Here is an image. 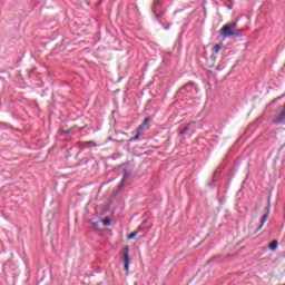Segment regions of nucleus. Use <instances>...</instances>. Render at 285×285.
<instances>
[{
	"mask_svg": "<svg viewBox=\"0 0 285 285\" xmlns=\"http://www.w3.org/2000/svg\"><path fill=\"white\" fill-rule=\"evenodd\" d=\"M102 225L104 226H110V218L106 217L102 219Z\"/></svg>",
	"mask_w": 285,
	"mask_h": 285,
	"instance_id": "12",
	"label": "nucleus"
},
{
	"mask_svg": "<svg viewBox=\"0 0 285 285\" xmlns=\"http://www.w3.org/2000/svg\"><path fill=\"white\" fill-rule=\"evenodd\" d=\"M277 240H272L268 246L269 250H277Z\"/></svg>",
	"mask_w": 285,
	"mask_h": 285,
	"instance_id": "8",
	"label": "nucleus"
},
{
	"mask_svg": "<svg viewBox=\"0 0 285 285\" xmlns=\"http://www.w3.org/2000/svg\"><path fill=\"white\" fill-rule=\"evenodd\" d=\"M235 39H237V37H244V30L242 29H234L233 36Z\"/></svg>",
	"mask_w": 285,
	"mask_h": 285,
	"instance_id": "7",
	"label": "nucleus"
},
{
	"mask_svg": "<svg viewBox=\"0 0 285 285\" xmlns=\"http://www.w3.org/2000/svg\"><path fill=\"white\" fill-rule=\"evenodd\" d=\"M144 237H146V233H142V235L140 236V239H142Z\"/></svg>",
	"mask_w": 285,
	"mask_h": 285,
	"instance_id": "17",
	"label": "nucleus"
},
{
	"mask_svg": "<svg viewBox=\"0 0 285 285\" xmlns=\"http://www.w3.org/2000/svg\"><path fill=\"white\" fill-rule=\"evenodd\" d=\"M137 235H139V232L134 230L131 234H129L127 236V239H135V237H137Z\"/></svg>",
	"mask_w": 285,
	"mask_h": 285,
	"instance_id": "9",
	"label": "nucleus"
},
{
	"mask_svg": "<svg viewBox=\"0 0 285 285\" xmlns=\"http://www.w3.org/2000/svg\"><path fill=\"white\" fill-rule=\"evenodd\" d=\"M268 215H271V204H268L266 208V213L261 217V224L256 229V233H259L262 228H264V225L266 224V220L268 219Z\"/></svg>",
	"mask_w": 285,
	"mask_h": 285,
	"instance_id": "4",
	"label": "nucleus"
},
{
	"mask_svg": "<svg viewBox=\"0 0 285 285\" xmlns=\"http://www.w3.org/2000/svg\"><path fill=\"white\" fill-rule=\"evenodd\" d=\"M126 179H128L127 173L124 174L122 179L120 180V183L118 185V191L124 190V188H126Z\"/></svg>",
	"mask_w": 285,
	"mask_h": 285,
	"instance_id": "5",
	"label": "nucleus"
},
{
	"mask_svg": "<svg viewBox=\"0 0 285 285\" xmlns=\"http://www.w3.org/2000/svg\"><path fill=\"white\" fill-rule=\"evenodd\" d=\"M188 130H190V127H185L180 132L179 135H186V132H188Z\"/></svg>",
	"mask_w": 285,
	"mask_h": 285,
	"instance_id": "13",
	"label": "nucleus"
},
{
	"mask_svg": "<svg viewBox=\"0 0 285 285\" xmlns=\"http://www.w3.org/2000/svg\"><path fill=\"white\" fill-rule=\"evenodd\" d=\"M234 32H235V29L227 27L226 24H224L220 29V35L223 39H230Z\"/></svg>",
	"mask_w": 285,
	"mask_h": 285,
	"instance_id": "3",
	"label": "nucleus"
},
{
	"mask_svg": "<svg viewBox=\"0 0 285 285\" xmlns=\"http://www.w3.org/2000/svg\"><path fill=\"white\" fill-rule=\"evenodd\" d=\"M150 117H146L144 122L138 126V128L136 129V135L135 137L130 138L129 141H137L139 139V137H141V135H144L145 130H149L150 129Z\"/></svg>",
	"mask_w": 285,
	"mask_h": 285,
	"instance_id": "1",
	"label": "nucleus"
},
{
	"mask_svg": "<svg viewBox=\"0 0 285 285\" xmlns=\"http://www.w3.org/2000/svg\"><path fill=\"white\" fill-rule=\"evenodd\" d=\"M72 132V128L69 129H60V135H70Z\"/></svg>",
	"mask_w": 285,
	"mask_h": 285,
	"instance_id": "10",
	"label": "nucleus"
},
{
	"mask_svg": "<svg viewBox=\"0 0 285 285\" xmlns=\"http://www.w3.org/2000/svg\"><path fill=\"white\" fill-rule=\"evenodd\" d=\"M219 50H222V45H215L214 49H213V59H217V55H219Z\"/></svg>",
	"mask_w": 285,
	"mask_h": 285,
	"instance_id": "6",
	"label": "nucleus"
},
{
	"mask_svg": "<svg viewBox=\"0 0 285 285\" xmlns=\"http://www.w3.org/2000/svg\"><path fill=\"white\" fill-rule=\"evenodd\" d=\"M92 226H94V228H99V223L98 222H94Z\"/></svg>",
	"mask_w": 285,
	"mask_h": 285,
	"instance_id": "15",
	"label": "nucleus"
},
{
	"mask_svg": "<svg viewBox=\"0 0 285 285\" xmlns=\"http://www.w3.org/2000/svg\"><path fill=\"white\" fill-rule=\"evenodd\" d=\"M136 233H138V235H140V233H144V226H139V227L136 229Z\"/></svg>",
	"mask_w": 285,
	"mask_h": 285,
	"instance_id": "14",
	"label": "nucleus"
},
{
	"mask_svg": "<svg viewBox=\"0 0 285 285\" xmlns=\"http://www.w3.org/2000/svg\"><path fill=\"white\" fill-rule=\"evenodd\" d=\"M159 6V0H154V8H157Z\"/></svg>",
	"mask_w": 285,
	"mask_h": 285,
	"instance_id": "16",
	"label": "nucleus"
},
{
	"mask_svg": "<svg viewBox=\"0 0 285 285\" xmlns=\"http://www.w3.org/2000/svg\"><path fill=\"white\" fill-rule=\"evenodd\" d=\"M122 259L125 264V271L128 273V271H130V248L128 246L124 247Z\"/></svg>",
	"mask_w": 285,
	"mask_h": 285,
	"instance_id": "2",
	"label": "nucleus"
},
{
	"mask_svg": "<svg viewBox=\"0 0 285 285\" xmlns=\"http://www.w3.org/2000/svg\"><path fill=\"white\" fill-rule=\"evenodd\" d=\"M225 26H227V28H233V29H235V28H237V21L229 22V23H227V24H225Z\"/></svg>",
	"mask_w": 285,
	"mask_h": 285,
	"instance_id": "11",
	"label": "nucleus"
}]
</instances>
